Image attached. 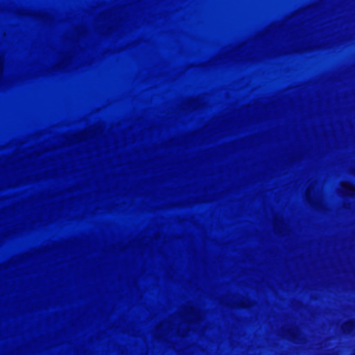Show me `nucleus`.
I'll list each match as a JSON object with an SVG mask.
<instances>
[{
    "instance_id": "4",
    "label": "nucleus",
    "mask_w": 355,
    "mask_h": 355,
    "mask_svg": "<svg viewBox=\"0 0 355 355\" xmlns=\"http://www.w3.org/2000/svg\"><path fill=\"white\" fill-rule=\"evenodd\" d=\"M169 334H170V332H169V331H164V332L162 333V334H161V335H159V337L160 338H164V336H167L168 335H169Z\"/></svg>"
},
{
    "instance_id": "3",
    "label": "nucleus",
    "mask_w": 355,
    "mask_h": 355,
    "mask_svg": "<svg viewBox=\"0 0 355 355\" xmlns=\"http://www.w3.org/2000/svg\"><path fill=\"white\" fill-rule=\"evenodd\" d=\"M310 196H311V188H308L306 191V197L307 198V200H310Z\"/></svg>"
},
{
    "instance_id": "1",
    "label": "nucleus",
    "mask_w": 355,
    "mask_h": 355,
    "mask_svg": "<svg viewBox=\"0 0 355 355\" xmlns=\"http://www.w3.org/2000/svg\"><path fill=\"white\" fill-rule=\"evenodd\" d=\"M340 193L345 196H353L355 195V187L351 183L343 182L340 184Z\"/></svg>"
},
{
    "instance_id": "5",
    "label": "nucleus",
    "mask_w": 355,
    "mask_h": 355,
    "mask_svg": "<svg viewBox=\"0 0 355 355\" xmlns=\"http://www.w3.org/2000/svg\"><path fill=\"white\" fill-rule=\"evenodd\" d=\"M105 26V27L106 28H113V26H109V25H117L118 24H108V23H106V24H103Z\"/></svg>"
},
{
    "instance_id": "2",
    "label": "nucleus",
    "mask_w": 355,
    "mask_h": 355,
    "mask_svg": "<svg viewBox=\"0 0 355 355\" xmlns=\"http://www.w3.org/2000/svg\"><path fill=\"white\" fill-rule=\"evenodd\" d=\"M354 322L353 321H348L342 325V329L345 334H350L354 331Z\"/></svg>"
},
{
    "instance_id": "6",
    "label": "nucleus",
    "mask_w": 355,
    "mask_h": 355,
    "mask_svg": "<svg viewBox=\"0 0 355 355\" xmlns=\"http://www.w3.org/2000/svg\"><path fill=\"white\" fill-rule=\"evenodd\" d=\"M166 324L165 322H164V323H163V324H162L158 327V329H157V332H158V331H161V330H162V329H163L164 327H165Z\"/></svg>"
}]
</instances>
